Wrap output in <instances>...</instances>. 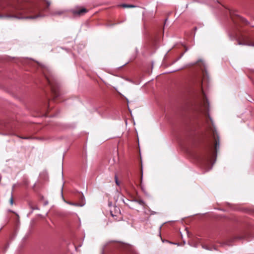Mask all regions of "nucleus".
<instances>
[{"instance_id": "nucleus-13", "label": "nucleus", "mask_w": 254, "mask_h": 254, "mask_svg": "<svg viewBox=\"0 0 254 254\" xmlns=\"http://www.w3.org/2000/svg\"><path fill=\"white\" fill-rule=\"evenodd\" d=\"M46 3L47 4V6H49L50 4H51L50 2L49 1H48V0H46Z\"/></svg>"}, {"instance_id": "nucleus-4", "label": "nucleus", "mask_w": 254, "mask_h": 254, "mask_svg": "<svg viewBox=\"0 0 254 254\" xmlns=\"http://www.w3.org/2000/svg\"><path fill=\"white\" fill-rule=\"evenodd\" d=\"M66 11L65 10H58L53 12L52 15H61L64 14Z\"/></svg>"}, {"instance_id": "nucleus-8", "label": "nucleus", "mask_w": 254, "mask_h": 254, "mask_svg": "<svg viewBox=\"0 0 254 254\" xmlns=\"http://www.w3.org/2000/svg\"><path fill=\"white\" fill-rule=\"evenodd\" d=\"M115 183H116V185L117 186H119L120 185V183L118 180V177L117 175H115Z\"/></svg>"}, {"instance_id": "nucleus-11", "label": "nucleus", "mask_w": 254, "mask_h": 254, "mask_svg": "<svg viewBox=\"0 0 254 254\" xmlns=\"http://www.w3.org/2000/svg\"><path fill=\"white\" fill-rule=\"evenodd\" d=\"M137 202H138L139 204H140V205H143L144 204V201H143V200H138V201H137Z\"/></svg>"}, {"instance_id": "nucleus-3", "label": "nucleus", "mask_w": 254, "mask_h": 254, "mask_svg": "<svg viewBox=\"0 0 254 254\" xmlns=\"http://www.w3.org/2000/svg\"><path fill=\"white\" fill-rule=\"evenodd\" d=\"M44 73L45 75V76L49 82V84L50 85L52 91L55 94L56 96H58L56 93V89L55 88V85H54V82L53 81L52 79L50 78V77L48 76L47 75H46V73H45V71H44Z\"/></svg>"}, {"instance_id": "nucleus-16", "label": "nucleus", "mask_w": 254, "mask_h": 254, "mask_svg": "<svg viewBox=\"0 0 254 254\" xmlns=\"http://www.w3.org/2000/svg\"><path fill=\"white\" fill-rule=\"evenodd\" d=\"M208 119H209L210 121L212 123V119L209 116H208Z\"/></svg>"}, {"instance_id": "nucleus-1", "label": "nucleus", "mask_w": 254, "mask_h": 254, "mask_svg": "<svg viewBox=\"0 0 254 254\" xmlns=\"http://www.w3.org/2000/svg\"><path fill=\"white\" fill-rule=\"evenodd\" d=\"M70 11L74 16H80L86 13L88 10L85 8L76 6L70 9Z\"/></svg>"}, {"instance_id": "nucleus-12", "label": "nucleus", "mask_w": 254, "mask_h": 254, "mask_svg": "<svg viewBox=\"0 0 254 254\" xmlns=\"http://www.w3.org/2000/svg\"><path fill=\"white\" fill-rule=\"evenodd\" d=\"M10 203L11 205H12L13 203V197L12 195L10 198Z\"/></svg>"}, {"instance_id": "nucleus-2", "label": "nucleus", "mask_w": 254, "mask_h": 254, "mask_svg": "<svg viewBox=\"0 0 254 254\" xmlns=\"http://www.w3.org/2000/svg\"><path fill=\"white\" fill-rule=\"evenodd\" d=\"M212 131L213 139L215 141V155H216L217 152L220 147V140L219 138V136L218 135L217 132L215 129L211 128V129Z\"/></svg>"}, {"instance_id": "nucleus-9", "label": "nucleus", "mask_w": 254, "mask_h": 254, "mask_svg": "<svg viewBox=\"0 0 254 254\" xmlns=\"http://www.w3.org/2000/svg\"><path fill=\"white\" fill-rule=\"evenodd\" d=\"M204 106L205 107V108H207V106H208V102H207V100L206 99H205V100L204 101Z\"/></svg>"}, {"instance_id": "nucleus-14", "label": "nucleus", "mask_w": 254, "mask_h": 254, "mask_svg": "<svg viewBox=\"0 0 254 254\" xmlns=\"http://www.w3.org/2000/svg\"><path fill=\"white\" fill-rule=\"evenodd\" d=\"M199 62H201V64L204 66V64L202 62V61H201V60H200V61H198V63Z\"/></svg>"}, {"instance_id": "nucleus-5", "label": "nucleus", "mask_w": 254, "mask_h": 254, "mask_svg": "<svg viewBox=\"0 0 254 254\" xmlns=\"http://www.w3.org/2000/svg\"><path fill=\"white\" fill-rule=\"evenodd\" d=\"M202 247L203 249L209 250V251H212L213 250H216V248L214 247H209L207 245H202Z\"/></svg>"}, {"instance_id": "nucleus-15", "label": "nucleus", "mask_w": 254, "mask_h": 254, "mask_svg": "<svg viewBox=\"0 0 254 254\" xmlns=\"http://www.w3.org/2000/svg\"><path fill=\"white\" fill-rule=\"evenodd\" d=\"M111 214L112 216V217H114L116 216V215H114L113 214L112 211H111Z\"/></svg>"}, {"instance_id": "nucleus-6", "label": "nucleus", "mask_w": 254, "mask_h": 254, "mask_svg": "<svg viewBox=\"0 0 254 254\" xmlns=\"http://www.w3.org/2000/svg\"><path fill=\"white\" fill-rule=\"evenodd\" d=\"M122 6L123 7H125V8H129V7H135V6L133 5H129V4H122Z\"/></svg>"}, {"instance_id": "nucleus-10", "label": "nucleus", "mask_w": 254, "mask_h": 254, "mask_svg": "<svg viewBox=\"0 0 254 254\" xmlns=\"http://www.w3.org/2000/svg\"><path fill=\"white\" fill-rule=\"evenodd\" d=\"M41 16V15H37L36 16H30V17H27V18H30V19H34L38 17Z\"/></svg>"}, {"instance_id": "nucleus-7", "label": "nucleus", "mask_w": 254, "mask_h": 254, "mask_svg": "<svg viewBox=\"0 0 254 254\" xmlns=\"http://www.w3.org/2000/svg\"><path fill=\"white\" fill-rule=\"evenodd\" d=\"M66 202L70 205H74V206H83L82 205H80L78 203H72V202H67V201H66Z\"/></svg>"}]
</instances>
